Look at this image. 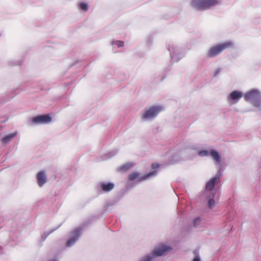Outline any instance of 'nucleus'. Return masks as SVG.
<instances>
[{
	"label": "nucleus",
	"mask_w": 261,
	"mask_h": 261,
	"mask_svg": "<svg viewBox=\"0 0 261 261\" xmlns=\"http://www.w3.org/2000/svg\"><path fill=\"white\" fill-rule=\"evenodd\" d=\"M131 167H132V165L128 164L121 167V169L125 171L129 169Z\"/></svg>",
	"instance_id": "dca6fc26"
},
{
	"label": "nucleus",
	"mask_w": 261,
	"mask_h": 261,
	"mask_svg": "<svg viewBox=\"0 0 261 261\" xmlns=\"http://www.w3.org/2000/svg\"><path fill=\"white\" fill-rule=\"evenodd\" d=\"M242 97V94L238 91H234L232 92L229 96V99L235 101L233 103H236L238 100Z\"/></svg>",
	"instance_id": "9d476101"
},
{
	"label": "nucleus",
	"mask_w": 261,
	"mask_h": 261,
	"mask_svg": "<svg viewBox=\"0 0 261 261\" xmlns=\"http://www.w3.org/2000/svg\"><path fill=\"white\" fill-rule=\"evenodd\" d=\"M159 167V165L158 164L154 163L152 165V168L153 169H156Z\"/></svg>",
	"instance_id": "412c9836"
},
{
	"label": "nucleus",
	"mask_w": 261,
	"mask_h": 261,
	"mask_svg": "<svg viewBox=\"0 0 261 261\" xmlns=\"http://www.w3.org/2000/svg\"><path fill=\"white\" fill-rule=\"evenodd\" d=\"M80 232L81 229L79 228H76L73 231L72 233L73 237L67 242L66 246L67 247H70L76 242L80 235Z\"/></svg>",
	"instance_id": "6e6552de"
},
{
	"label": "nucleus",
	"mask_w": 261,
	"mask_h": 261,
	"mask_svg": "<svg viewBox=\"0 0 261 261\" xmlns=\"http://www.w3.org/2000/svg\"><path fill=\"white\" fill-rule=\"evenodd\" d=\"M79 8L82 10H83L84 11H87L89 8L88 5L85 3H81L79 4Z\"/></svg>",
	"instance_id": "2eb2a0df"
},
{
	"label": "nucleus",
	"mask_w": 261,
	"mask_h": 261,
	"mask_svg": "<svg viewBox=\"0 0 261 261\" xmlns=\"http://www.w3.org/2000/svg\"><path fill=\"white\" fill-rule=\"evenodd\" d=\"M233 43L231 41H227L224 43L217 44L212 47L207 53V57L209 58H214L224 50L230 48L232 46Z\"/></svg>",
	"instance_id": "f257e3e1"
},
{
	"label": "nucleus",
	"mask_w": 261,
	"mask_h": 261,
	"mask_svg": "<svg viewBox=\"0 0 261 261\" xmlns=\"http://www.w3.org/2000/svg\"><path fill=\"white\" fill-rule=\"evenodd\" d=\"M210 154L216 162L219 163L221 162V157L217 151L214 150H211Z\"/></svg>",
	"instance_id": "ddd939ff"
},
{
	"label": "nucleus",
	"mask_w": 261,
	"mask_h": 261,
	"mask_svg": "<svg viewBox=\"0 0 261 261\" xmlns=\"http://www.w3.org/2000/svg\"><path fill=\"white\" fill-rule=\"evenodd\" d=\"M193 261H200V258H199V257L196 256V257H195L194 258V259H193Z\"/></svg>",
	"instance_id": "5701e85b"
},
{
	"label": "nucleus",
	"mask_w": 261,
	"mask_h": 261,
	"mask_svg": "<svg viewBox=\"0 0 261 261\" xmlns=\"http://www.w3.org/2000/svg\"><path fill=\"white\" fill-rule=\"evenodd\" d=\"M219 180V177L215 176L213 177L210 181H208L206 186V190L207 191H212L214 186H215L216 182Z\"/></svg>",
	"instance_id": "9b49d317"
},
{
	"label": "nucleus",
	"mask_w": 261,
	"mask_h": 261,
	"mask_svg": "<svg viewBox=\"0 0 261 261\" xmlns=\"http://www.w3.org/2000/svg\"><path fill=\"white\" fill-rule=\"evenodd\" d=\"M51 121V118L48 114L39 115L32 119V122L35 124L48 123Z\"/></svg>",
	"instance_id": "0eeeda50"
},
{
	"label": "nucleus",
	"mask_w": 261,
	"mask_h": 261,
	"mask_svg": "<svg viewBox=\"0 0 261 261\" xmlns=\"http://www.w3.org/2000/svg\"><path fill=\"white\" fill-rule=\"evenodd\" d=\"M151 259V257H150L149 256H146L144 258L143 261H150Z\"/></svg>",
	"instance_id": "4be33fe9"
},
{
	"label": "nucleus",
	"mask_w": 261,
	"mask_h": 261,
	"mask_svg": "<svg viewBox=\"0 0 261 261\" xmlns=\"http://www.w3.org/2000/svg\"><path fill=\"white\" fill-rule=\"evenodd\" d=\"M115 44L118 47H122L124 45V42L122 41H117L115 42Z\"/></svg>",
	"instance_id": "aec40b11"
},
{
	"label": "nucleus",
	"mask_w": 261,
	"mask_h": 261,
	"mask_svg": "<svg viewBox=\"0 0 261 261\" xmlns=\"http://www.w3.org/2000/svg\"><path fill=\"white\" fill-rule=\"evenodd\" d=\"M37 179L38 185L39 187H42L46 182V178L44 171H39L37 174Z\"/></svg>",
	"instance_id": "1a4fd4ad"
},
{
	"label": "nucleus",
	"mask_w": 261,
	"mask_h": 261,
	"mask_svg": "<svg viewBox=\"0 0 261 261\" xmlns=\"http://www.w3.org/2000/svg\"><path fill=\"white\" fill-rule=\"evenodd\" d=\"M244 98L246 101H252L255 106H259L260 104L261 96L256 90H252L247 93L244 95Z\"/></svg>",
	"instance_id": "7ed1b4c3"
},
{
	"label": "nucleus",
	"mask_w": 261,
	"mask_h": 261,
	"mask_svg": "<svg viewBox=\"0 0 261 261\" xmlns=\"http://www.w3.org/2000/svg\"><path fill=\"white\" fill-rule=\"evenodd\" d=\"M200 218H195L193 221V225L194 226H197L198 225H199V224L200 223Z\"/></svg>",
	"instance_id": "a211bd4d"
},
{
	"label": "nucleus",
	"mask_w": 261,
	"mask_h": 261,
	"mask_svg": "<svg viewBox=\"0 0 261 261\" xmlns=\"http://www.w3.org/2000/svg\"><path fill=\"white\" fill-rule=\"evenodd\" d=\"M155 171L150 172L144 176H140V174L137 172H134L131 174H130L128 176V180L129 181H133L135 179H137L138 181H142L145 180L147 179L152 175L155 174Z\"/></svg>",
	"instance_id": "20e7f679"
},
{
	"label": "nucleus",
	"mask_w": 261,
	"mask_h": 261,
	"mask_svg": "<svg viewBox=\"0 0 261 261\" xmlns=\"http://www.w3.org/2000/svg\"><path fill=\"white\" fill-rule=\"evenodd\" d=\"M219 4L218 0H192L191 6L197 10H205Z\"/></svg>",
	"instance_id": "f03ea898"
},
{
	"label": "nucleus",
	"mask_w": 261,
	"mask_h": 261,
	"mask_svg": "<svg viewBox=\"0 0 261 261\" xmlns=\"http://www.w3.org/2000/svg\"><path fill=\"white\" fill-rule=\"evenodd\" d=\"M162 109L160 107H153L145 111L142 118L144 119L154 118L161 112Z\"/></svg>",
	"instance_id": "39448f33"
},
{
	"label": "nucleus",
	"mask_w": 261,
	"mask_h": 261,
	"mask_svg": "<svg viewBox=\"0 0 261 261\" xmlns=\"http://www.w3.org/2000/svg\"><path fill=\"white\" fill-rule=\"evenodd\" d=\"M171 247L161 244L154 249L152 255L155 256H162L166 252L171 250Z\"/></svg>",
	"instance_id": "423d86ee"
},
{
	"label": "nucleus",
	"mask_w": 261,
	"mask_h": 261,
	"mask_svg": "<svg viewBox=\"0 0 261 261\" xmlns=\"http://www.w3.org/2000/svg\"><path fill=\"white\" fill-rule=\"evenodd\" d=\"M209 154V152L207 150H202L199 152V155L200 156H207Z\"/></svg>",
	"instance_id": "f3484780"
},
{
	"label": "nucleus",
	"mask_w": 261,
	"mask_h": 261,
	"mask_svg": "<svg viewBox=\"0 0 261 261\" xmlns=\"http://www.w3.org/2000/svg\"><path fill=\"white\" fill-rule=\"evenodd\" d=\"M100 187L102 191L105 192H109L112 190L114 187V185L113 183L109 182H101L100 183Z\"/></svg>",
	"instance_id": "f8f14e48"
},
{
	"label": "nucleus",
	"mask_w": 261,
	"mask_h": 261,
	"mask_svg": "<svg viewBox=\"0 0 261 261\" xmlns=\"http://www.w3.org/2000/svg\"><path fill=\"white\" fill-rule=\"evenodd\" d=\"M208 207L210 208H212L213 207V206L215 204V201L214 200L213 198H211L209 200H208Z\"/></svg>",
	"instance_id": "6ab92c4d"
},
{
	"label": "nucleus",
	"mask_w": 261,
	"mask_h": 261,
	"mask_svg": "<svg viewBox=\"0 0 261 261\" xmlns=\"http://www.w3.org/2000/svg\"><path fill=\"white\" fill-rule=\"evenodd\" d=\"M16 135V133H13L4 137L2 139V142L5 144H6L10 142L14 137Z\"/></svg>",
	"instance_id": "4468645a"
}]
</instances>
